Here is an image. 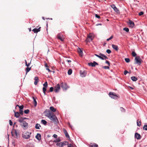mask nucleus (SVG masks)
<instances>
[{
	"mask_svg": "<svg viewBox=\"0 0 147 147\" xmlns=\"http://www.w3.org/2000/svg\"><path fill=\"white\" fill-rule=\"evenodd\" d=\"M63 131L64 133L65 134V136L67 138H69V139H70V137L69 136L66 130L64 128L63 129Z\"/></svg>",
	"mask_w": 147,
	"mask_h": 147,
	"instance_id": "f3484780",
	"label": "nucleus"
},
{
	"mask_svg": "<svg viewBox=\"0 0 147 147\" xmlns=\"http://www.w3.org/2000/svg\"><path fill=\"white\" fill-rule=\"evenodd\" d=\"M135 138H136L138 140H139L141 138L140 135L138 133H136L135 135Z\"/></svg>",
	"mask_w": 147,
	"mask_h": 147,
	"instance_id": "a211bd4d",
	"label": "nucleus"
},
{
	"mask_svg": "<svg viewBox=\"0 0 147 147\" xmlns=\"http://www.w3.org/2000/svg\"><path fill=\"white\" fill-rule=\"evenodd\" d=\"M80 75L82 77H84L86 76L87 74L86 71H85L80 70Z\"/></svg>",
	"mask_w": 147,
	"mask_h": 147,
	"instance_id": "9d476101",
	"label": "nucleus"
},
{
	"mask_svg": "<svg viewBox=\"0 0 147 147\" xmlns=\"http://www.w3.org/2000/svg\"><path fill=\"white\" fill-rule=\"evenodd\" d=\"M139 119H138L137 121V125L138 126H140L141 125V123L140 120L139 121Z\"/></svg>",
	"mask_w": 147,
	"mask_h": 147,
	"instance_id": "7c9ffc66",
	"label": "nucleus"
},
{
	"mask_svg": "<svg viewBox=\"0 0 147 147\" xmlns=\"http://www.w3.org/2000/svg\"><path fill=\"white\" fill-rule=\"evenodd\" d=\"M54 90V88L53 87H51L50 88L49 90V91H47V92L49 93L50 92H52Z\"/></svg>",
	"mask_w": 147,
	"mask_h": 147,
	"instance_id": "c756f323",
	"label": "nucleus"
},
{
	"mask_svg": "<svg viewBox=\"0 0 147 147\" xmlns=\"http://www.w3.org/2000/svg\"><path fill=\"white\" fill-rule=\"evenodd\" d=\"M41 121L42 123L44 125H46L47 123V122L44 120H42Z\"/></svg>",
	"mask_w": 147,
	"mask_h": 147,
	"instance_id": "c9c22d12",
	"label": "nucleus"
},
{
	"mask_svg": "<svg viewBox=\"0 0 147 147\" xmlns=\"http://www.w3.org/2000/svg\"><path fill=\"white\" fill-rule=\"evenodd\" d=\"M60 87L59 84H57L55 87L54 91L56 92H58L60 90Z\"/></svg>",
	"mask_w": 147,
	"mask_h": 147,
	"instance_id": "0eeeda50",
	"label": "nucleus"
},
{
	"mask_svg": "<svg viewBox=\"0 0 147 147\" xmlns=\"http://www.w3.org/2000/svg\"><path fill=\"white\" fill-rule=\"evenodd\" d=\"M99 55H100L99 58L102 60H103L104 59H108V58L107 56L103 54H102L101 53H100Z\"/></svg>",
	"mask_w": 147,
	"mask_h": 147,
	"instance_id": "f8f14e48",
	"label": "nucleus"
},
{
	"mask_svg": "<svg viewBox=\"0 0 147 147\" xmlns=\"http://www.w3.org/2000/svg\"><path fill=\"white\" fill-rule=\"evenodd\" d=\"M33 98L34 100L33 104L35 107L37 105V102L36 101V99H35L34 97H33Z\"/></svg>",
	"mask_w": 147,
	"mask_h": 147,
	"instance_id": "2f4dec72",
	"label": "nucleus"
},
{
	"mask_svg": "<svg viewBox=\"0 0 147 147\" xmlns=\"http://www.w3.org/2000/svg\"><path fill=\"white\" fill-rule=\"evenodd\" d=\"M90 147H98V145L94 143H91L89 145Z\"/></svg>",
	"mask_w": 147,
	"mask_h": 147,
	"instance_id": "4be33fe9",
	"label": "nucleus"
},
{
	"mask_svg": "<svg viewBox=\"0 0 147 147\" xmlns=\"http://www.w3.org/2000/svg\"><path fill=\"white\" fill-rule=\"evenodd\" d=\"M128 72V71L127 70H125L124 71V74L126 75Z\"/></svg>",
	"mask_w": 147,
	"mask_h": 147,
	"instance_id": "6e6d98bb",
	"label": "nucleus"
},
{
	"mask_svg": "<svg viewBox=\"0 0 147 147\" xmlns=\"http://www.w3.org/2000/svg\"><path fill=\"white\" fill-rule=\"evenodd\" d=\"M94 55L95 56H96L98 57L99 58L100 56V55H98L97 54H94Z\"/></svg>",
	"mask_w": 147,
	"mask_h": 147,
	"instance_id": "680f3d73",
	"label": "nucleus"
},
{
	"mask_svg": "<svg viewBox=\"0 0 147 147\" xmlns=\"http://www.w3.org/2000/svg\"><path fill=\"white\" fill-rule=\"evenodd\" d=\"M46 116L48 117L51 120L53 121V122L55 123H57L58 121V119L54 114L49 111L46 114Z\"/></svg>",
	"mask_w": 147,
	"mask_h": 147,
	"instance_id": "f257e3e1",
	"label": "nucleus"
},
{
	"mask_svg": "<svg viewBox=\"0 0 147 147\" xmlns=\"http://www.w3.org/2000/svg\"><path fill=\"white\" fill-rule=\"evenodd\" d=\"M109 95L111 98L114 99H117L118 98H119V97L117 95L115 94V93L111 92L109 93Z\"/></svg>",
	"mask_w": 147,
	"mask_h": 147,
	"instance_id": "f03ea898",
	"label": "nucleus"
},
{
	"mask_svg": "<svg viewBox=\"0 0 147 147\" xmlns=\"http://www.w3.org/2000/svg\"><path fill=\"white\" fill-rule=\"evenodd\" d=\"M31 69V67L29 68L28 67H27L26 68V74Z\"/></svg>",
	"mask_w": 147,
	"mask_h": 147,
	"instance_id": "72a5a7b5",
	"label": "nucleus"
},
{
	"mask_svg": "<svg viewBox=\"0 0 147 147\" xmlns=\"http://www.w3.org/2000/svg\"><path fill=\"white\" fill-rule=\"evenodd\" d=\"M111 7L113 9L114 11L117 13H119V9L116 7L115 5L114 4H112L111 5Z\"/></svg>",
	"mask_w": 147,
	"mask_h": 147,
	"instance_id": "9b49d317",
	"label": "nucleus"
},
{
	"mask_svg": "<svg viewBox=\"0 0 147 147\" xmlns=\"http://www.w3.org/2000/svg\"><path fill=\"white\" fill-rule=\"evenodd\" d=\"M121 111L123 112H125V109L123 108V107H121L120 108Z\"/></svg>",
	"mask_w": 147,
	"mask_h": 147,
	"instance_id": "8fccbe9b",
	"label": "nucleus"
},
{
	"mask_svg": "<svg viewBox=\"0 0 147 147\" xmlns=\"http://www.w3.org/2000/svg\"><path fill=\"white\" fill-rule=\"evenodd\" d=\"M41 135L40 134H37V135L36 136V138L38 139V140H40L41 138Z\"/></svg>",
	"mask_w": 147,
	"mask_h": 147,
	"instance_id": "b1692460",
	"label": "nucleus"
},
{
	"mask_svg": "<svg viewBox=\"0 0 147 147\" xmlns=\"http://www.w3.org/2000/svg\"><path fill=\"white\" fill-rule=\"evenodd\" d=\"M93 38V37L92 34H90L88 35L87 38L85 40L86 42H90L92 40Z\"/></svg>",
	"mask_w": 147,
	"mask_h": 147,
	"instance_id": "423d86ee",
	"label": "nucleus"
},
{
	"mask_svg": "<svg viewBox=\"0 0 147 147\" xmlns=\"http://www.w3.org/2000/svg\"><path fill=\"white\" fill-rule=\"evenodd\" d=\"M43 86H44V87L47 88L48 87V83L47 82H45L44 84H43Z\"/></svg>",
	"mask_w": 147,
	"mask_h": 147,
	"instance_id": "4c0bfd02",
	"label": "nucleus"
},
{
	"mask_svg": "<svg viewBox=\"0 0 147 147\" xmlns=\"http://www.w3.org/2000/svg\"><path fill=\"white\" fill-rule=\"evenodd\" d=\"M53 136L54 138H57V136L56 134H54V135H53Z\"/></svg>",
	"mask_w": 147,
	"mask_h": 147,
	"instance_id": "bf43d9fd",
	"label": "nucleus"
},
{
	"mask_svg": "<svg viewBox=\"0 0 147 147\" xmlns=\"http://www.w3.org/2000/svg\"><path fill=\"white\" fill-rule=\"evenodd\" d=\"M112 48L116 51L118 50V46L117 45L113 44L112 45Z\"/></svg>",
	"mask_w": 147,
	"mask_h": 147,
	"instance_id": "5701e85b",
	"label": "nucleus"
},
{
	"mask_svg": "<svg viewBox=\"0 0 147 147\" xmlns=\"http://www.w3.org/2000/svg\"><path fill=\"white\" fill-rule=\"evenodd\" d=\"M22 127H23L24 129H25L26 127H27L28 125V123L25 121H24L20 124Z\"/></svg>",
	"mask_w": 147,
	"mask_h": 147,
	"instance_id": "ddd939ff",
	"label": "nucleus"
},
{
	"mask_svg": "<svg viewBox=\"0 0 147 147\" xmlns=\"http://www.w3.org/2000/svg\"><path fill=\"white\" fill-rule=\"evenodd\" d=\"M123 30L124 31H125L127 32H128L129 31V29L127 28H124L123 29Z\"/></svg>",
	"mask_w": 147,
	"mask_h": 147,
	"instance_id": "c03bdc74",
	"label": "nucleus"
},
{
	"mask_svg": "<svg viewBox=\"0 0 147 147\" xmlns=\"http://www.w3.org/2000/svg\"><path fill=\"white\" fill-rule=\"evenodd\" d=\"M62 35L61 34H59L57 35V38L63 41L64 40V39L62 37Z\"/></svg>",
	"mask_w": 147,
	"mask_h": 147,
	"instance_id": "dca6fc26",
	"label": "nucleus"
},
{
	"mask_svg": "<svg viewBox=\"0 0 147 147\" xmlns=\"http://www.w3.org/2000/svg\"><path fill=\"white\" fill-rule=\"evenodd\" d=\"M14 112L15 113V115H14L15 117H16L17 118L19 117L20 116V113H19L18 112H15L14 111Z\"/></svg>",
	"mask_w": 147,
	"mask_h": 147,
	"instance_id": "393cba45",
	"label": "nucleus"
},
{
	"mask_svg": "<svg viewBox=\"0 0 147 147\" xmlns=\"http://www.w3.org/2000/svg\"><path fill=\"white\" fill-rule=\"evenodd\" d=\"M105 63L107 64L109 66H110V63L108 61H106Z\"/></svg>",
	"mask_w": 147,
	"mask_h": 147,
	"instance_id": "13d9d810",
	"label": "nucleus"
},
{
	"mask_svg": "<svg viewBox=\"0 0 147 147\" xmlns=\"http://www.w3.org/2000/svg\"><path fill=\"white\" fill-rule=\"evenodd\" d=\"M61 88L63 89L66 90L68 88V86H67V84L65 82H62L61 84Z\"/></svg>",
	"mask_w": 147,
	"mask_h": 147,
	"instance_id": "6e6552de",
	"label": "nucleus"
},
{
	"mask_svg": "<svg viewBox=\"0 0 147 147\" xmlns=\"http://www.w3.org/2000/svg\"><path fill=\"white\" fill-rule=\"evenodd\" d=\"M127 23L129 26L130 28H133L135 26L134 22L130 20H129L128 21H127Z\"/></svg>",
	"mask_w": 147,
	"mask_h": 147,
	"instance_id": "39448f33",
	"label": "nucleus"
},
{
	"mask_svg": "<svg viewBox=\"0 0 147 147\" xmlns=\"http://www.w3.org/2000/svg\"><path fill=\"white\" fill-rule=\"evenodd\" d=\"M13 133H14L15 134L16 136L15 137V138H17L19 137L20 135L19 132L17 131L16 129H13Z\"/></svg>",
	"mask_w": 147,
	"mask_h": 147,
	"instance_id": "2eb2a0df",
	"label": "nucleus"
},
{
	"mask_svg": "<svg viewBox=\"0 0 147 147\" xmlns=\"http://www.w3.org/2000/svg\"><path fill=\"white\" fill-rule=\"evenodd\" d=\"M68 142H61L59 143H57L56 144V145L57 146H58L59 147H62L63 146L66 145L67 144Z\"/></svg>",
	"mask_w": 147,
	"mask_h": 147,
	"instance_id": "1a4fd4ad",
	"label": "nucleus"
},
{
	"mask_svg": "<svg viewBox=\"0 0 147 147\" xmlns=\"http://www.w3.org/2000/svg\"><path fill=\"white\" fill-rule=\"evenodd\" d=\"M78 51L79 53V55L82 57L83 55V52L82 50L80 49L79 48L78 49Z\"/></svg>",
	"mask_w": 147,
	"mask_h": 147,
	"instance_id": "aec40b11",
	"label": "nucleus"
},
{
	"mask_svg": "<svg viewBox=\"0 0 147 147\" xmlns=\"http://www.w3.org/2000/svg\"><path fill=\"white\" fill-rule=\"evenodd\" d=\"M25 61L26 65L27 66V67H28L30 65L31 62H30V63H28V64L27 63V61L26 60H25Z\"/></svg>",
	"mask_w": 147,
	"mask_h": 147,
	"instance_id": "a19ab883",
	"label": "nucleus"
},
{
	"mask_svg": "<svg viewBox=\"0 0 147 147\" xmlns=\"http://www.w3.org/2000/svg\"><path fill=\"white\" fill-rule=\"evenodd\" d=\"M113 38V36L112 35L109 38H108L107 39V41H109L110 40H111Z\"/></svg>",
	"mask_w": 147,
	"mask_h": 147,
	"instance_id": "de8ad7c7",
	"label": "nucleus"
},
{
	"mask_svg": "<svg viewBox=\"0 0 147 147\" xmlns=\"http://www.w3.org/2000/svg\"><path fill=\"white\" fill-rule=\"evenodd\" d=\"M47 88L43 87L42 88L43 92L44 94V95L46 94V92L47 90Z\"/></svg>",
	"mask_w": 147,
	"mask_h": 147,
	"instance_id": "473e14b6",
	"label": "nucleus"
},
{
	"mask_svg": "<svg viewBox=\"0 0 147 147\" xmlns=\"http://www.w3.org/2000/svg\"><path fill=\"white\" fill-rule=\"evenodd\" d=\"M143 129L146 130H147V125H144L143 127Z\"/></svg>",
	"mask_w": 147,
	"mask_h": 147,
	"instance_id": "a18cd8bd",
	"label": "nucleus"
},
{
	"mask_svg": "<svg viewBox=\"0 0 147 147\" xmlns=\"http://www.w3.org/2000/svg\"><path fill=\"white\" fill-rule=\"evenodd\" d=\"M129 88L131 89H132V90H133L134 89V88L133 87H130V86H129Z\"/></svg>",
	"mask_w": 147,
	"mask_h": 147,
	"instance_id": "e2e57ef3",
	"label": "nucleus"
},
{
	"mask_svg": "<svg viewBox=\"0 0 147 147\" xmlns=\"http://www.w3.org/2000/svg\"><path fill=\"white\" fill-rule=\"evenodd\" d=\"M67 61L68 62H69H69H71V60H67Z\"/></svg>",
	"mask_w": 147,
	"mask_h": 147,
	"instance_id": "0e129e2a",
	"label": "nucleus"
},
{
	"mask_svg": "<svg viewBox=\"0 0 147 147\" xmlns=\"http://www.w3.org/2000/svg\"><path fill=\"white\" fill-rule=\"evenodd\" d=\"M72 73V70L71 69H69L68 71V75H70Z\"/></svg>",
	"mask_w": 147,
	"mask_h": 147,
	"instance_id": "58836bf2",
	"label": "nucleus"
},
{
	"mask_svg": "<svg viewBox=\"0 0 147 147\" xmlns=\"http://www.w3.org/2000/svg\"><path fill=\"white\" fill-rule=\"evenodd\" d=\"M131 79L133 81H136L138 80L137 78L134 76L131 77Z\"/></svg>",
	"mask_w": 147,
	"mask_h": 147,
	"instance_id": "bb28decb",
	"label": "nucleus"
},
{
	"mask_svg": "<svg viewBox=\"0 0 147 147\" xmlns=\"http://www.w3.org/2000/svg\"><path fill=\"white\" fill-rule=\"evenodd\" d=\"M98 25H101V24H96V25H97V26Z\"/></svg>",
	"mask_w": 147,
	"mask_h": 147,
	"instance_id": "338daca9",
	"label": "nucleus"
},
{
	"mask_svg": "<svg viewBox=\"0 0 147 147\" xmlns=\"http://www.w3.org/2000/svg\"><path fill=\"white\" fill-rule=\"evenodd\" d=\"M45 66L46 67V69L49 72H50L51 71L50 70L48 66L47 63H45Z\"/></svg>",
	"mask_w": 147,
	"mask_h": 147,
	"instance_id": "cd10ccee",
	"label": "nucleus"
},
{
	"mask_svg": "<svg viewBox=\"0 0 147 147\" xmlns=\"http://www.w3.org/2000/svg\"><path fill=\"white\" fill-rule=\"evenodd\" d=\"M41 127V126L39 124L37 123L36 125V126H35V127L36 129H39L40 127Z\"/></svg>",
	"mask_w": 147,
	"mask_h": 147,
	"instance_id": "c85d7f7f",
	"label": "nucleus"
},
{
	"mask_svg": "<svg viewBox=\"0 0 147 147\" xmlns=\"http://www.w3.org/2000/svg\"><path fill=\"white\" fill-rule=\"evenodd\" d=\"M31 28H30L29 29V31L30 32L31 31Z\"/></svg>",
	"mask_w": 147,
	"mask_h": 147,
	"instance_id": "69168bd1",
	"label": "nucleus"
},
{
	"mask_svg": "<svg viewBox=\"0 0 147 147\" xmlns=\"http://www.w3.org/2000/svg\"><path fill=\"white\" fill-rule=\"evenodd\" d=\"M19 113H20V114H21L22 115L23 114V112L22 110H20Z\"/></svg>",
	"mask_w": 147,
	"mask_h": 147,
	"instance_id": "5fc2aeb1",
	"label": "nucleus"
},
{
	"mask_svg": "<svg viewBox=\"0 0 147 147\" xmlns=\"http://www.w3.org/2000/svg\"><path fill=\"white\" fill-rule=\"evenodd\" d=\"M35 81L34 82V84L35 85L37 84L38 83V77L36 76L34 78Z\"/></svg>",
	"mask_w": 147,
	"mask_h": 147,
	"instance_id": "412c9836",
	"label": "nucleus"
},
{
	"mask_svg": "<svg viewBox=\"0 0 147 147\" xmlns=\"http://www.w3.org/2000/svg\"><path fill=\"white\" fill-rule=\"evenodd\" d=\"M131 55L133 57H135L137 55L136 53L134 51L132 52Z\"/></svg>",
	"mask_w": 147,
	"mask_h": 147,
	"instance_id": "79ce46f5",
	"label": "nucleus"
},
{
	"mask_svg": "<svg viewBox=\"0 0 147 147\" xmlns=\"http://www.w3.org/2000/svg\"><path fill=\"white\" fill-rule=\"evenodd\" d=\"M144 14V12L143 11H141L139 13L138 15L140 16H141Z\"/></svg>",
	"mask_w": 147,
	"mask_h": 147,
	"instance_id": "864d4df0",
	"label": "nucleus"
},
{
	"mask_svg": "<svg viewBox=\"0 0 147 147\" xmlns=\"http://www.w3.org/2000/svg\"><path fill=\"white\" fill-rule=\"evenodd\" d=\"M88 65L90 66L94 67L96 65H98V64L95 61H94L93 63L90 62L88 63Z\"/></svg>",
	"mask_w": 147,
	"mask_h": 147,
	"instance_id": "4468645a",
	"label": "nucleus"
},
{
	"mask_svg": "<svg viewBox=\"0 0 147 147\" xmlns=\"http://www.w3.org/2000/svg\"><path fill=\"white\" fill-rule=\"evenodd\" d=\"M50 110L53 112H55L56 111V109L53 107H50Z\"/></svg>",
	"mask_w": 147,
	"mask_h": 147,
	"instance_id": "a878e982",
	"label": "nucleus"
},
{
	"mask_svg": "<svg viewBox=\"0 0 147 147\" xmlns=\"http://www.w3.org/2000/svg\"><path fill=\"white\" fill-rule=\"evenodd\" d=\"M125 60L127 63H129L130 61V59L129 58H125Z\"/></svg>",
	"mask_w": 147,
	"mask_h": 147,
	"instance_id": "ea45409f",
	"label": "nucleus"
},
{
	"mask_svg": "<svg viewBox=\"0 0 147 147\" xmlns=\"http://www.w3.org/2000/svg\"><path fill=\"white\" fill-rule=\"evenodd\" d=\"M102 68L105 69H109V67L107 66H103Z\"/></svg>",
	"mask_w": 147,
	"mask_h": 147,
	"instance_id": "49530a36",
	"label": "nucleus"
},
{
	"mask_svg": "<svg viewBox=\"0 0 147 147\" xmlns=\"http://www.w3.org/2000/svg\"><path fill=\"white\" fill-rule=\"evenodd\" d=\"M106 52L108 54H110L111 53V51L110 49H107Z\"/></svg>",
	"mask_w": 147,
	"mask_h": 147,
	"instance_id": "603ef678",
	"label": "nucleus"
},
{
	"mask_svg": "<svg viewBox=\"0 0 147 147\" xmlns=\"http://www.w3.org/2000/svg\"><path fill=\"white\" fill-rule=\"evenodd\" d=\"M27 119V118H25V117H24V118H23V120H24V119Z\"/></svg>",
	"mask_w": 147,
	"mask_h": 147,
	"instance_id": "774afa93",
	"label": "nucleus"
},
{
	"mask_svg": "<svg viewBox=\"0 0 147 147\" xmlns=\"http://www.w3.org/2000/svg\"><path fill=\"white\" fill-rule=\"evenodd\" d=\"M60 139L59 138H58L56 139V140H54V142H60Z\"/></svg>",
	"mask_w": 147,
	"mask_h": 147,
	"instance_id": "37998d69",
	"label": "nucleus"
},
{
	"mask_svg": "<svg viewBox=\"0 0 147 147\" xmlns=\"http://www.w3.org/2000/svg\"><path fill=\"white\" fill-rule=\"evenodd\" d=\"M19 107L20 108V110H22L24 108V106L23 105L19 106Z\"/></svg>",
	"mask_w": 147,
	"mask_h": 147,
	"instance_id": "3c124183",
	"label": "nucleus"
},
{
	"mask_svg": "<svg viewBox=\"0 0 147 147\" xmlns=\"http://www.w3.org/2000/svg\"><path fill=\"white\" fill-rule=\"evenodd\" d=\"M40 27L38 28H35L32 30V31H33L34 33H37L38 32L40 31Z\"/></svg>",
	"mask_w": 147,
	"mask_h": 147,
	"instance_id": "6ab92c4d",
	"label": "nucleus"
},
{
	"mask_svg": "<svg viewBox=\"0 0 147 147\" xmlns=\"http://www.w3.org/2000/svg\"><path fill=\"white\" fill-rule=\"evenodd\" d=\"M67 147H73V146H72V145L71 144H69Z\"/></svg>",
	"mask_w": 147,
	"mask_h": 147,
	"instance_id": "052dcab7",
	"label": "nucleus"
},
{
	"mask_svg": "<svg viewBox=\"0 0 147 147\" xmlns=\"http://www.w3.org/2000/svg\"><path fill=\"white\" fill-rule=\"evenodd\" d=\"M135 60L136 61V63L140 65L142 61L140 56H138L136 57L135 59Z\"/></svg>",
	"mask_w": 147,
	"mask_h": 147,
	"instance_id": "20e7f679",
	"label": "nucleus"
},
{
	"mask_svg": "<svg viewBox=\"0 0 147 147\" xmlns=\"http://www.w3.org/2000/svg\"><path fill=\"white\" fill-rule=\"evenodd\" d=\"M18 121L20 123H23L24 121L23 120V117L20 118L19 120H18Z\"/></svg>",
	"mask_w": 147,
	"mask_h": 147,
	"instance_id": "f704fd0d",
	"label": "nucleus"
},
{
	"mask_svg": "<svg viewBox=\"0 0 147 147\" xmlns=\"http://www.w3.org/2000/svg\"><path fill=\"white\" fill-rule=\"evenodd\" d=\"M31 134V132H26L22 134V137L24 138L27 139L30 138Z\"/></svg>",
	"mask_w": 147,
	"mask_h": 147,
	"instance_id": "7ed1b4c3",
	"label": "nucleus"
},
{
	"mask_svg": "<svg viewBox=\"0 0 147 147\" xmlns=\"http://www.w3.org/2000/svg\"><path fill=\"white\" fill-rule=\"evenodd\" d=\"M92 15L93 16V17L95 16L96 18H100V16L99 15L97 14H93Z\"/></svg>",
	"mask_w": 147,
	"mask_h": 147,
	"instance_id": "e433bc0d",
	"label": "nucleus"
},
{
	"mask_svg": "<svg viewBox=\"0 0 147 147\" xmlns=\"http://www.w3.org/2000/svg\"><path fill=\"white\" fill-rule=\"evenodd\" d=\"M9 124H10V125L11 126L12 125L13 123H12V121H11V120H9Z\"/></svg>",
	"mask_w": 147,
	"mask_h": 147,
	"instance_id": "4d7b16f0",
	"label": "nucleus"
},
{
	"mask_svg": "<svg viewBox=\"0 0 147 147\" xmlns=\"http://www.w3.org/2000/svg\"><path fill=\"white\" fill-rule=\"evenodd\" d=\"M29 112V110L28 109L25 110L24 111V112L26 114H28Z\"/></svg>",
	"mask_w": 147,
	"mask_h": 147,
	"instance_id": "09e8293b",
	"label": "nucleus"
}]
</instances>
